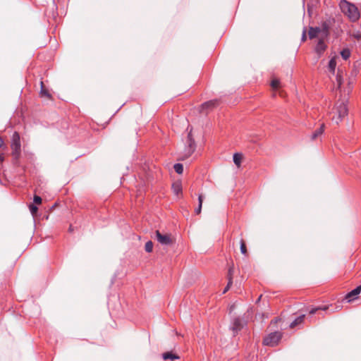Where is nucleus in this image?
I'll return each mask as SVG.
<instances>
[{"mask_svg": "<svg viewBox=\"0 0 361 361\" xmlns=\"http://www.w3.org/2000/svg\"><path fill=\"white\" fill-rule=\"evenodd\" d=\"M348 98L345 96L343 98L338 99L334 107L329 113L331 119L336 124H338L342 119L348 114Z\"/></svg>", "mask_w": 361, "mask_h": 361, "instance_id": "f257e3e1", "label": "nucleus"}, {"mask_svg": "<svg viewBox=\"0 0 361 361\" xmlns=\"http://www.w3.org/2000/svg\"><path fill=\"white\" fill-rule=\"evenodd\" d=\"M339 6L342 13L348 17L350 21L355 23L360 19V11L354 4L347 0H341Z\"/></svg>", "mask_w": 361, "mask_h": 361, "instance_id": "f03ea898", "label": "nucleus"}, {"mask_svg": "<svg viewBox=\"0 0 361 361\" xmlns=\"http://www.w3.org/2000/svg\"><path fill=\"white\" fill-rule=\"evenodd\" d=\"M196 149V145L194 139L192 138L191 130L188 134V137L185 142V147L181 155V159L184 160L190 157Z\"/></svg>", "mask_w": 361, "mask_h": 361, "instance_id": "7ed1b4c3", "label": "nucleus"}, {"mask_svg": "<svg viewBox=\"0 0 361 361\" xmlns=\"http://www.w3.org/2000/svg\"><path fill=\"white\" fill-rule=\"evenodd\" d=\"M11 148L12 149V156L17 160L20 156L21 144L20 137L18 132H14L11 139Z\"/></svg>", "mask_w": 361, "mask_h": 361, "instance_id": "20e7f679", "label": "nucleus"}, {"mask_svg": "<svg viewBox=\"0 0 361 361\" xmlns=\"http://www.w3.org/2000/svg\"><path fill=\"white\" fill-rule=\"evenodd\" d=\"M282 334L279 331L271 333L263 340V344L269 346H275L281 339Z\"/></svg>", "mask_w": 361, "mask_h": 361, "instance_id": "39448f33", "label": "nucleus"}, {"mask_svg": "<svg viewBox=\"0 0 361 361\" xmlns=\"http://www.w3.org/2000/svg\"><path fill=\"white\" fill-rule=\"evenodd\" d=\"M155 238L157 240L163 245H169L172 243V240L171 238V235L169 234H162L159 231H156L155 232Z\"/></svg>", "mask_w": 361, "mask_h": 361, "instance_id": "423d86ee", "label": "nucleus"}, {"mask_svg": "<svg viewBox=\"0 0 361 361\" xmlns=\"http://www.w3.org/2000/svg\"><path fill=\"white\" fill-rule=\"evenodd\" d=\"M246 322L240 317H236L233 319L232 323V330L235 332L240 331Z\"/></svg>", "mask_w": 361, "mask_h": 361, "instance_id": "0eeeda50", "label": "nucleus"}, {"mask_svg": "<svg viewBox=\"0 0 361 361\" xmlns=\"http://www.w3.org/2000/svg\"><path fill=\"white\" fill-rule=\"evenodd\" d=\"M361 292V286L356 287L355 289L349 292L346 296L345 299L348 302H351L355 296H357Z\"/></svg>", "mask_w": 361, "mask_h": 361, "instance_id": "6e6552de", "label": "nucleus"}, {"mask_svg": "<svg viewBox=\"0 0 361 361\" xmlns=\"http://www.w3.org/2000/svg\"><path fill=\"white\" fill-rule=\"evenodd\" d=\"M322 29L319 27H310L308 35L310 39H314L321 34Z\"/></svg>", "mask_w": 361, "mask_h": 361, "instance_id": "1a4fd4ad", "label": "nucleus"}, {"mask_svg": "<svg viewBox=\"0 0 361 361\" xmlns=\"http://www.w3.org/2000/svg\"><path fill=\"white\" fill-rule=\"evenodd\" d=\"M337 59H338V56H335L332 57L329 62L328 69H329V72H331L332 74L335 73L336 67V64H337V62H336Z\"/></svg>", "mask_w": 361, "mask_h": 361, "instance_id": "9d476101", "label": "nucleus"}, {"mask_svg": "<svg viewBox=\"0 0 361 361\" xmlns=\"http://www.w3.org/2000/svg\"><path fill=\"white\" fill-rule=\"evenodd\" d=\"M172 190L175 195L178 196L182 194V185L179 181L175 182L172 185Z\"/></svg>", "mask_w": 361, "mask_h": 361, "instance_id": "9b49d317", "label": "nucleus"}, {"mask_svg": "<svg viewBox=\"0 0 361 361\" xmlns=\"http://www.w3.org/2000/svg\"><path fill=\"white\" fill-rule=\"evenodd\" d=\"M219 103L217 99L210 100L202 104V109H211L216 106Z\"/></svg>", "mask_w": 361, "mask_h": 361, "instance_id": "f8f14e48", "label": "nucleus"}, {"mask_svg": "<svg viewBox=\"0 0 361 361\" xmlns=\"http://www.w3.org/2000/svg\"><path fill=\"white\" fill-rule=\"evenodd\" d=\"M343 82V72L338 69L337 75H336V84H337V88L341 89L342 84Z\"/></svg>", "mask_w": 361, "mask_h": 361, "instance_id": "ddd939ff", "label": "nucleus"}, {"mask_svg": "<svg viewBox=\"0 0 361 361\" xmlns=\"http://www.w3.org/2000/svg\"><path fill=\"white\" fill-rule=\"evenodd\" d=\"M322 29L321 34L322 36H327L329 30V25L327 22H323L319 27Z\"/></svg>", "mask_w": 361, "mask_h": 361, "instance_id": "4468645a", "label": "nucleus"}, {"mask_svg": "<svg viewBox=\"0 0 361 361\" xmlns=\"http://www.w3.org/2000/svg\"><path fill=\"white\" fill-rule=\"evenodd\" d=\"M324 130V124H322L320 127L317 129L312 135V140H315L317 137L321 135Z\"/></svg>", "mask_w": 361, "mask_h": 361, "instance_id": "2eb2a0df", "label": "nucleus"}, {"mask_svg": "<svg viewBox=\"0 0 361 361\" xmlns=\"http://www.w3.org/2000/svg\"><path fill=\"white\" fill-rule=\"evenodd\" d=\"M304 319H305V315L304 314H302V315L298 317L294 321H293L290 323V328L295 327L297 325L301 324L304 321Z\"/></svg>", "mask_w": 361, "mask_h": 361, "instance_id": "dca6fc26", "label": "nucleus"}, {"mask_svg": "<svg viewBox=\"0 0 361 361\" xmlns=\"http://www.w3.org/2000/svg\"><path fill=\"white\" fill-rule=\"evenodd\" d=\"M162 357L164 360H171L179 358L178 356H177L175 354H173L171 352H166V353H163Z\"/></svg>", "mask_w": 361, "mask_h": 361, "instance_id": "f3484780", "label": "nucleus"}, {"mask_svg": "<svg viewBox=\"0 0 361 361\" xmlns=\"http://www.w3.org/2000/svg\"><path fill=\"white\" fill-rule=\"evenodd\" d=\"M351 55L350 50L348 48H345L341 50V56L343 60H348Z\"/></svg>", "mask_w": 361, "mask_h": 361, "instance_id": "a211bd4d", "label": "nucleus"}, {"mask_svg": "<svg viewBox=\"0 0 361 361\" xmlns=\"http://www.w3.org/2000/svg\"><path fill=\"white\" fill-rule=\"evenodd\" d=\"M232 269H229L228 270V282L227 286L225 287L223 293H226L230 288L231 286L232 285Z\"/></svg>", "mask_w": 361, "mask_h": 361, "instance_id": "6ab92c4d", "label": "nucleus"}, {"mask_svg": "<svg viewBox=\"0 0 361 361\" xmlns=\"http://www.w3.org/2000/svg\"><path fill=\"white\" fill-rule=\"evenodd\" d=\"M242 158L243 156L241 154L235 153L233 155V162L238 167L240 166Z\"/></svg>", "mask_w": 361, "mask_h": 361, "instance_id": "aec40b11", "label": "nucleus"}, {"mask_svg": "<svg viewBox=\"0 0 361 361\" xmlns=\"http://www.w3.org/2000/svg\"><path fill=\"white\" fill-rule=\"evenodd\" d=\"M325 49H326V45H325L324 41L322 39H319L317 44V47H316L317 51L322 52L325 50Z\"/></svg>", "mask_w": 361, "mask_h": 361, "instance_id": "412c9836", "label": "nucleus"}, {"mask_svg": "<svg viewBox=\"0 0 361 361\" xmlns=\"http://www.w3.org/2000/svg\"><path fill=\"white\" fill-rule=\"evenodd\" d=\"M198 202H199L198 207L197 209H195V212L196 214H200L201 210H202V202H203V195H199Z\"/></svg>", "mask_w": 361, "mask_h": 361, "instance_id": "4be33fe9", "label": "nucleus"}, {"mask_svg": "<svg viewBox=\"0 0 361 361\" xmlns=\"http://www.w3.org/2000/svg\"><path fill=\"white\" fill-rule=\"evenodd\" d=\"M40 85H41V90H40L41 96H44V97H47L49 98L51 97V95L49 93L48 90H47L44 88V83L42 81L40 82Z\"/></svg>", "mask_w": 361, "mask_h": 361, "instance_id": "5701e85b", "label": "nucleus"}, {"mask_svg": "<svg viewBox=\"0 0 361 361\" xmlns=\"http://www.w3.org/2000/svg\"><path fill=\"white\" fill-rule=\"evenodd\" d=\"M173 169H174L175 171L178 174H181L183 172V166L181 164L178 163V164H174Z\"/></svg>", "mask_w": 361, "mask_h": 361, "instance_id": "b1692460", "label": "nucleus"}, {"mask_svg": "<svg viewBox=\"0 0 361 361\" xmlns=\"http://www.w3.org/2000/svg\"><path fill=\"white\" fill-rule=\"evenodd\" d=\"M145 250L147 252H151L153 250V243L150 240L145 243Z\"/></svg>", "mask_w": 361, "mask_h": 361, "instance_id": "393cba45", "label": "nucleus"}, {"mask_svg": "<svg viewBox=\"0 0 361 361\" xmlns=\"http://www.w3.org/2000/svg\"><path fill=\"white\" fill-rule=\"evenodd\" d=\"M271 85L273 90H278L280 87V82L277 79H274L271 81Z\"/></svg>", "mask_w": 361, "mask_h": 361, "instance_id": "a878e982", "label": "nucleus"}, {"mask_svg": "<svg viewBox=\"0 0 361 361\" xmlns=\"http://www.w3.org/2000/svg\"><path fill=\"white\" fill-rule=\"evenodd\" d=\"M240 252L243 255H246L247 253L246 245L243 240H241L240 241Z\"/></svg>", "mask_w": 361, "mask_h": 361, "instance_id": "bb28decb", "label": "nucleus"}, {"mask_svg": "<svg viewBox=\"0 0 361 361\" xmlns=\"http://www.w3.org/2000/svg\"><path fill=\"white\" fill-rule=\"evenodd\" d=\"M328 309V307L327 306H323V307H317V308H313L310 311V313L311 314H313L314 313H316V312L319 310H326Z\"/></svg>", "mask_w": 361, "mask_h": 361, "instance_id": "cd10ccee", "label": "nucleus"}, {"mask_svg": "<svg viewBox=\"0 0 361 361\" xmlns=\"http://www.w3.org/2000/svg\"><path fill=\"white\" fill-rule=\"evenodd\" d=\"M29 209L32 215H35L37 212V210H38L37 207L35 206V204H30L29 206Z\"/></svg>", "mask_w": 361, "mask_h": 361, "instance_id": "c85d7f7f", "label": "nucleus"}, {"mask_svg": "<svg viewBox=\"0 0 361 361\" xmlns=\"http://www.w3.org/2000/svg\"><path fill=\"white\" fill-rule=\"evenodd\" d=\"M34 203L36 204H40L42 203V198L38 195H35L33 198Z\"/></svg>", "mask_w": 361, "mask_h": 361, "instance_id": "c756f323", "label": "nucleus"}, {"mask_svg": "<svg viewBox=\"0 0 361 361\" xmlns=\"http://www.w3.org/2000/svg\"><path fill=\"white\" fill-rule=\"evenodd\" d=\"M352 37L357 40H360L361 39V32L360 31L353 32L352 35Z\"/></svg>", "mask_w": 361, "mask_h": 361, "instance_id": "7c9ffc66", "label": "nucleus"}, {"mask_svg": "<svg viewBox=\"0 0 361 361\" xmlns=\"http://www.w3.org/2000/svg\"><path fill=\"white\" fill-rule=\"evenodd\" d=\"M306 39V31L305 30H303L302 36V40L305 41Z\"/></svg>", "mask_w": 361, "mask_h": 361, "instance_id": "2f4dec72", "label": "nucleus"}, {"mask_svg": "<svg viewBox=\"0 0 361 361\" xmlns=\"http://www.w3.org/2000/svg\"><path fill=\"white\" fill-rule=\"evenodd\" d=\"M351 88H352V87H351V85H350V83L349 82V83H348V94H349V92H350V90H351Z\"/></svg>", "mask_w": 361, "mask_h": 361, "instance_id": "473e14b6", "label": "nucleus"}, {"mask_svg": "<svg viewBox=\"0 0 361 361\" xmlns=\"http://www.w3.org/2000/svg\"><path fill=\"white\" fill-rule=\"evenodd\" d=\"M3 143H4V141H3L2 138L0 137V147L2 146Z\"/></svg>", "mask_w": 361, "mask_h": 361, "instance_id": "72a5a7b5", "label": "nucleus"}, {"mask_svg": "<svg viewBox=\"0 0 361 361\" xmlns=\"http://www.w3.org/2000/svg\"><path fill=\"white\" fill-rule=\"evenodd\" d=\"M3 160H4V157L1 155H0V161H2Z\"/></svg>", "mask_w": 361, "mask_h": 361, "instance_id": "f704fd0d", "label": "nucleus"}]
</instances>
